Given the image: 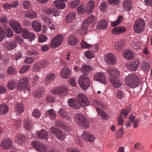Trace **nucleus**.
I'll return each mask as SVG.
<instances>
[{
    "label": "nucleus",
    "instance_id": "0e129e2a",
    "mask_svg": "<svg viewBox=\"0 0 152 152\" xmlns=\"http://www.w3.org/2000/svg\"><path fill=\"white\" fill-rule=\"evenodd\" d=\"M107 4L104 2H102L99 6V9L102 11H105L107 8Z\"/></svg>",
    "mask_w": 152,
    "mask_h": 152
},
{
    "label": "nucleus",
    "instance_id": "a211bd4d",
    "mask_svg": "<svg viewBox=\"0 0 152 152\" xmlns=\"http://www.w3.org/2000/svg\"><path fill=\"white\" fill-rule=\"evenodd\" d=\"M10 25L15 31L17 33H19V31L22 28L19 23L14 20H12L10 22Z\"/></svg>",
    "mask_w": 152,
    "mask_h": 152
},
{
    "label": "nucleus",
    "instance_id": "bf43d9fd",
    "mask_svg": "<svg viewBox=\"0 0 152 152\" xmlns=\"http://www.w3.org/2000/svg\"><path fill=\"white\" fill-rule=\"evenodd\" d=\"M122 19L123 17L122 16H120L116 21L111 23V26H115L117 25L122 20Z\"/></svg>",
    "mask_w": 152,
    "mask_h": 152
},
{
    "label": "nucleus",
    "instance_id": "9b49d317",
    "mask_svg": "<svg viewBox=\"0 0 152 152\" xmlns=\"http://www.w3.org/2000/svg\"><path fill=\"white\" fill-rule=\"evenodd\" d=\"M68 89L64 86H61L55 89L52 91V93L54 94L58 95L61 96H66L67 94Z\"/></svg>",
    "mask_w": 152,
    "mask_h": 152
},
{
    "label": "nucleus",
    "instance_id": "20e7f679",
    "mask_svg": "<svg viewBox=\"0 0 152 152\" xmlns=\"http://www.w3.org/2000/svg\"><path fill=\"white\" fill-rule=\"evenodd\" d=\"M50 132L52 135H53L57 139L64 140L66 136V134L60 129L54 127L50 128Z\"/></svg>",
    "mask_w": 152,
    "mask_h": 152
},
{
    "label": "nucleus",
    "instance_id": "1a4fd4ad",
    "mask_svg": "<svg viewBox=\"0 0 152 152\" xmlns=\"http://www.w3.org/2000/svg\"><path fill=\"white\" fill-rule=\"evenodd\" d=\"M49 63L47 61H39L34 64L33 67V70L35 72H38L41 69L47 66Z\"/></svg>",
    "mask_w": 152,
    "mask_h": 152
},
{
    "label": "nucleus",
    "instance_id": "ddd939ff",
    "mask_svg": "<svg viewBox=\"0 0 152 152\" xmlns=\"http://www.w3.org/2000/svg\"><path fill=\"white\" fill-rule=\"evenodd\" d=\"M93 79L94 80L99 81L103 84H106L107 83L106 77L102 72L96 73L94 75Z\"/></svg>",
    "mask_w": 152,
    "mask_h": 152
},
{
    "label": "nucleus",
    "instance_id": "cd10ccee",
    "mask_svg": "<svg viewBox=\"0 0 152 152\" xmlns=\"http://www.w3.org/2000/svg\"><path fill=\"white\" fill-rule=\"evenodd\" d=\"M55 124L56 126L65 130L68 131H69L71 130L70 128L67 126L64 123L60 121L57 120L55 122Z\"/></svg>",
    "mask_w": 152,
    "mask_h": 152
},
{
    "label": "nucleus",
    "instance_id": "6ab92c4d",
    "mask_svg": "<svg viewBox=\"0 0 152 152\" xmlns=\"http://www.w3.org/2000/svg\"><path fill=\"white\" fill-rule=\"evenodd\" d=\"M139 64V60H136L134 62L128 63L127 64L126 67L127 68L132 70L135 71L137 69Z\"/></svg>",
    "mask_w": 152,
    "mask_h": 152
},
{
    "label": "nucleus",
    "instance_id": "a878e982",
    "mask_svg": "<svg viewBox=\"0 0 152 152\" xmlns=\"http://www.w3.org/2000/svg\"><path fill=\"white\" fill-rule=\"evenodd\" d=\"M33 29L36 31L39 32L41 29V25L40 23L37 20L33 21L31 23Z\"/></svg>",
    "mask_w": 152,
    "mask_h": 152
},
{
    "label": "nucleus",
    "instance_id": "864d4df0",
    "mask_svg": "<svg viewBox=\"0 0 152 152\" xmlns=\"http://www.w3.org/2000/svg\"><path fill=\"white\" fill-rule=\"evenodd\" d=\"M84 56L87 58L91 59L94 57V54L90 50H88L85 52L84 53Z\"/></svg>",
    "mask_w": 152,
    "mask_h": 152
},
{
    "label": "nucleus",
    "instance_id": "aec40b11",
    "mask_svg": "<svg viewBox=\"0 0 152 152\" xmlns=\"http://www.w3.org/2000/svg\"><path fill=\"white\" fill-rule=\"evenodd\" d=\"M125 42L123 40H119L116 41L114 44V48L117 51L121 50L125 46Z\"/></svg>",
    "mask_w": 152,
    "mask_h": 152
},
{
    "label": "nucleus",
    "instance_id": "49530a36",
    "mask_svg": "<svg viewBox=\"0 0 152 152\" xmlns=\"http://www.w3.org/2000/svg\"><path fill=\"white\" fill-rule=\"evenodd\" d=\"M81 71L83 72L84 75L86 74L91 69V68L88 65H84L81 66Z\"/></svg>",
    "mask_w": 152,
    "mask_h": 152
},
{
    "label": "nucleus",
    "instance_id": "e2e57ef3",
    "mask_svg": "<svg viewBox=\"0 0 152 152\" xmlns=\"http://www.w3.org/2000/svg\"><path fill=\"white\" fill-rule=\"evenodd\" d=\"M5 36V33L3 28L0 26V42L4 39Z\"/></svg>",
    "mask_w": 152,
    "mask_h": 152
},
{
    "label": "nucleus",
    "instance_id": "5701e85b",
    "mask_svg": "<svg viewBox=\"0 0 152 152\" xmlns=\"http://www.w3.org/2000/svg\"><path fill=\"white\" fill-rule=\"evenodd\" d=\"M90 24L87 23V21L85 20L83 23L81 28L77 31V33L80 34H86L88 30L87 27Z\"/></svg>",
    "mask_w": 152,
    "mask_h": 152
},
{
    "label": "nucleus",
    "instance_id": "4be33fe9",
    "mask_svg": "<svg viewBox=\"0 0 152 152\" xmlns=\"http://www.w3.org/2000/svg\"><path fill=\"white\" fill-rule=\"evenodd\" d=\"M37 136L39 138L47 140L48 137V133L45 130L42 129L40 131L37 132Z\"/></svg>",
    "mask_w": 152,
    "mask_h": 152
},
{
    "label": "nucleus",
    "instance_id": "7c9ffc66",
    "mask_svg": "<svg viewBox=\"0 0 152 152\" xmlns=\"http://www.w3.org/2000/svg\"><path fill=\"white\" fill-rule=\"evenodd\" d=\"M76 17V14L74 12L68 13L66 17V22L70 23L73 21Z\"/></svg>",
    "mask_w": 152,
    "mask_h": 152
},
{
    "label": "nucleus",
    "instance_id": "338daca9",
    "mask_svg": "<svg viewBox=\"0 0 152 152\" xmlns=\"http://www.w3.org/2000/svg\"><path fill=\"white\" fill-rule=\"evenodd\" d=\"M116 96L118 99H121L123 97V93L120 90L117 91Z\"/></svg>",
    "mask_w": 152,
    "mask_h": 152
},
{
    "label": "nucleus",
    "instance_id": "bb28decb",
    "mask_svg": "<svg viewBox=\"0 0 152 152\" xmlns=\"http://www.w3.org/2000/svg\"><path fill=\"white\" fill-rule=\"evenodd\" d=\"M17 45L15 42L11 41L4 43V46L7 50H11L14 49L16 47Z\"/></svg>",
    "mask_w": 152,
    "mask_h": 152
},
{
    "label": "nucleus",
    "instance_id": "6e6552de",
    "mask_svg": "<svg viewBox=\"0 0 152 152\" xmlns=\"http://www.w3.org/2000/svg\"><path fill=\"white\" fill-rule=\"evenodd\" d=\"M77 99L80 107H84L90 104L88 98L85 95L83 94H80L77 95Z\"/></svg>",
    "mask_w": 152,
    "mask_h": 152
},
{
    "label": "nucleus",
    "instance_id": "4c0bfd02",
    "mask_svg": "<svg viewBox=\"0 0 152 152\" xmlns=\"http://www.w3.org/2000/svg\"><path fill=\"white\" fill-rule=\"evenodd\" d=\"M58 113L59 115L61 117L66 118L68 121L70 120V118L69 116L63 109H61L58 111Z\"/></svg>",
    "mask_w": 152,
    "mask_h": 152
},
{
    "label": "nucleus",
    "instance_id": "a19ab883",
    "mask_svg": "<svg viewBox=\"0 0 152 152\" xmlns=\"http://www.w3.org/2000/svg\"><path fill=\"white\" fill-rule=\"evenodd\" d=\"M108 23L107 21L104 20H101L97 25V27L99 29H103L106 28L107 26Z\"/></svg>",
    "mask_w": 152,
    "mask_h": 152
},
{
    "label": "nucleus",
    "instance_id": "393cba45",
    "mask_svg": "<svg viewBox=\"0 0 152 152\" xmlns=\"http://www.w3.org/2000/svg\"><path fill=\"white\" fill-rule=\"evenodd\" d=\"M122 4L124 8L127 11H129L132 9L131 0H124Z\"/></svg>",
    "mask_w": 152,
    "mask_h": 152
},
{
    "label": "nucleus",
    "instance_id": "58836bf2",
    "mask_svg": "<svg viewBox=\"0 0 152 152\" xmlns=\"http://www.w3.org/2000/svg\"><path fill=\"white\" fill-rule=\"evenodd\" d=\"M23 126L25 129L27 130L31 129L32 125L31 121L28 119L24 120L23 122Z\"/></svg>",
    "mask_w": 152,
    "mask_h": 152
},
{
    "label": "nucleus",
    "instance_id": "c03bdc74",
    "mask_svg": "<svg viewBox=\"0 0 152 152\" xmlns=\"http://www.w3.org/2000/svg\"><path fill=\"white\" fill-rule=\"evenodd\" d=\"M68 42L69 45L74 46L77 44L78 41L77 39L75 37H70L68 39Z\"/></svg>",
    "mask_w": 152,
    "mask_h": 152
},
{
    "label": "nucleus",
    "instance_id": "473e14b6",
    "mask_svg": "<svg viewBox=\"0 0 152 152\" xmlns=\"http://www.w3.org/2000/svg\"><path fill=\"white\" fill-rule=\"evenodd\" d=\"M96 110L98 113L101 116L102 119L106 120L108 118V115L102 109L97 107L96 108Z\"/></svg>",
    "mask_w": 152,
    "mask_h": 152
},
{
    "label": "nucleus",
    "instance_id": "2eb2a0df",
    "mask_svg": "<svg viewBox=\"0 0 152 152\" xmlns=\"http://www.w3.org/2000/svg\"><path fill=\"white\" fill-rule=\"evenodd\" d=\"M12 145L11 140L9 138H5L2 141L1 146L4 149H9L11 148Z\"/></svg>",
    "mask_w": 152,
    "mask_h": 152
},
{
    "label": "nucleus",
    "instance_id": "603ef678",
    "mask_svg": "<svg viewBox=\"0 0 152 152\" xmlns=\"http://www.w3.org/2000/svg\"><path fill=\"white\" fill-rule=\"evenodd\" d=\"M27 55L31 57H35L38 55L37 51L34 50H28L26 53Z\"/></svg>",
    "mask_w": 152,
    "mask_h": 152
},
{
    "label": "nucleus",
    "instance_id": "dca6fc26",
    "mask_svg": "<svg viewBox=\"0 0 152 152\" xmlns=\"http://www.w3.org/2000/svg\"><path fill=\"white\" fill-rule=\"evenodd\" d=\"M82 137L83 139L89 142H93L95 139L93 134L90 132L86 131L83 132Z\"/></svg>",
    "mask_w": 152,
    "mask_h": 152
},
{
    "label": "nucleus",
    "instance_id": "37998d69",
    "mask_svg": "<svg viewBox=\"0 0 152 152\" xmlns=\"http://www.w3.org/2000/svg\"><path fill=\"white\" fill-rule=\"evenodd\" d=\"M25 15L26 17L31 19L35 18L37 16L36 13L33 10H30L27 12Z\"/></svg>",
    "mask_w": 152,
    "mask_h": 152
},
{
    "label": "nucleus",
    "instance_id": "b1692460",
    "mask_svg": "<svg viewBox=\"0 0 152 152\" xmlns=\"http://www.w3.org/2000/svg\"><path fill=\"white\" fill-rule=\"evenodd\" d=\"M69 105L72 108L78 109L80 107L79 103L76 101L74 98L69 99L68 101Z\"/></svg>",
    "mask_w": 152,
    "mask_h": 152
},
{
    "label": "nucleus",
    "instance_id": "7ed1b4c3",
    "mask_svg": "<svg viewBox=\"0 0 152 152\" xmlns=\"http://www.w3.org/2000/svg\"><path fill=\"white\" fill-rule=\"evenodd\" d=\"M29 82L28 79L26 77H24L21 79L18 82L17 87L18 89L20 91L25 90L29 91L31 89L30 86L28 83Z\"/></svg>",
    "mask_w": 152,
    "mask_h": 152
},
{
    "label": "nucleus",
    "instance_id": "39448f33",
    "mask_svg": "<svg viewBox=\"0 0 152 152\" xmlns=\"http://www.w3.org/2000/svg\"><path fill=\"white\" fill-rule=\"evenodd\" d=\"M145 26L144 21L142 19L137 20L133 26L134 31L137 33H139L143 31Z\"/></svg>",
    "mask_w": 152,
    "mask_h": 152
},
{
    "label": "nucleus",
    "instance_id": "0eeeda50",
    "mask_svg": "<svg viewBox=\"0 0 152 152\" xmlns=\"http://www.w3.org/2000/svg\"><path fill=\"white\" fill-rule=\"evenodd\" d=\"M21 33L22 37L24 39H27L31 41L36 38V35L32 32H29L26 29L22 28L18 34Z\"/></svg>",
    "mask_w": 152,
    "mask_h": 152
},
{
    "label": "nucleus",
    "instance_id": "4d7b16f0",
    "mask_svg": "<svg viewBox=\"0 0 152 152\" xmlns=\"http://www.w3.org/2000/svg\"><path fill=\"white\" fill-rule=\"evenodd\" d=\"M41 18L48 25H50L51 24V20L46 16L42 15H41Z\"/></svg>",
    "mask_w": 152,
    "mask_h": 152
},
{
    "label": "nucleus",
    "instance_id": "c85d7f7f",
    "mask_svg": "<svg viewBox=\"0 0 152 152\" xmlns=\"http://www.w3.org/2000/svg\"><path fill=\"white\" fill-rule=\"evenodd\" d=\"M70 75V70L68 68H64L61 70V76L63 78H67L69 77Z\"/></svg>",
    "mask_w": 152,
    "mask_h": 152
},
{
    "label": "nucleus",
    "instance_id": "680f3d73",
    "mask_svg": "<svg viewBox=\"0 0 152 152\" xmlns=\"http://www.w3.org/2000/svg\"><path fill=\"white\" fill-rule=\"evenodd\" d=\"M81 47L83 48H89L91 46V45L88 44L85 42L84 40L82 41L81 43Z\"/></svg>",
    "mask_w": 152,
    "mask_h": 152
},
{
    "label": "nucleus",
    "instance_id": "3c124183",
    "mask_svg": "<svg viewBox=\"0 0 152 152\" xmlns=\"http://www.w3.org/2000/svg\"><path fill=\"white\" fill-rule=\"evenodd\" d=\"M44 91L42 89H39L35 91L34 93V96L37 98H39L43 94Z\"/></svg>",
    "mask_w": 152,
    "mask_h": 152
},
{
    "label": "nucleus",
    "instance_id": "c9c22d12",
    "mask_svg": "<svg viewBox=\"0 0 152 152\" xmlns=\"http://www.w3.org/2000/svg\"><path fill=\"white\" fill-rule=\"evenodd\" d=\"M55 78L54 74L51 73L47 75L45 79V81L46 83H48L52 82Z\"/></svg>",
    "mask_w": 152,
    "mask_h": 152
},
{
    "label": "nucleus",
    "instance_id": "8fccbe9b",
    "mask_svg": "<svg viewBox=\"0 0 152 152\" xmlns=\"http://www.w3.org/2000/svg\"><path fill=\"white\" fill-rule=\"evenodd\" d=\"M94 6V4L93 1H89L88 4L86 9L89 13H91L93 10Z\"/></svg>",
    "mask_w": 152,
    "mask_h": 152
},
{
    "label": "nucleus",
    "instance_id": "a18cd8bd",
    "mask_svg": "<svg viewBox=\"0 0 152 152\" xmlns=\"http://www.w3.org/2000/svg\"><path fill=\"white\" fill-rule=\"evenodd\" d=\"M4 29L5 31L7 37L9 38L12 37L13 35V33L11 29L8 26H5Z\"/></svg>",
    "mask_w": 152,
    "mask_h": 152
},
{
    "label": "nucleus",
    "instance_id": "f704fd0d",
    "mask_svg": "<svg viewBox=\"0 0 152 152\" xmlns=\"http://www.w3.org/2000/svg\"><path fill=\"white\" fill-rule=\"evenodd\" d=\"M110 79L111 83L115 87L118 88L121 86V82L118 78H110Z\"/></svg>",
    "mask_w": 152,
    "mask_h": 152
},
{
    "label": "nucleus",
    "instance_id": "6e6d98bb",
    "mask_svg": "<svg viewBox=\"0 0 152 152\" xmlns=\"http://www.w3.org/2000/svg\"><path fill=\"white\" fill-rule=\"evenodd\" d=\"M40 112L38 109H34L32 112L33 116L36 118H39L40 117Z\"/></svg>",
    "mask_w": 152,
    "mask_h": 152
},
{
    "label": "nucleus",
    "instance_id": "f8f14e48",
    "mask_svg": "<svg viewBox=\"0 0 152 152\" xmlns=\"http://www.w3.org/2000/svg\"><path fill=\"white\" fill-rule=\"evenodd\" d=\"M31 145L34 148L41 152H45L47 151L45 145L39 141L34 140L31 142Z\"/></svg>",
    "mask_w": 152,
    "mask_h": 152
},
{
    "label": "nucleus",
    "instance_id": "72a5a7b5",
    "mask_svg": "<svg viewBox=\"0 0 152 152\" xmlns=\"http://www.w3.org/2000/svg\"><path fill=\"white\" fill-rule=\"evenodd\" d=\"M24 106L22 103H17L15 106V110L18 114H20L24 111Z\"/></svg>",
    "mask_w": 152,
    "mask_h": 152
},
{
    "label": "nucleus",
    "instance_id": "c756f323",
    "mask_svg": "<svg viewBox=\"0 0 152 152\" xmlns=\"http://www.w3.org/2000/svg\"><path fill=\"white\" fill-rule=\"evenodd\" d=\"M25 136L21 134H18L15 137V141L19 145L22 144L25 141Z\"/></svg>",
    "mask_w": 152,
    "mask_h": 152
},
{
    "label": "nucleus",
    "instance_id": "e433bc0d",
    "mask_svg": "<svg viewBox=\"0 0 152 152\" xmlns=\"http://www.w3.org/2000/svg\"><path fill=\"white\" fill-rule=\"evenodd\" d=\"M17 80L16 79H13L10 80L7 84V87L10 90L14 89L16 87Z\"/></svg>",
    "mask_w": 152,
    "mask_h": 152
},
{
    "label": "nucleus",
    "instance_id": "412c9836",
    "mask_svg": "<svg viewBox=\"0 0 152 152\" xmlns=\"http://www.w3.org/2000/svg\"><path fill=\"white\" fill-rule=\"evenodd\" d=\"M126 30L124 26H117L113 29L112 33L114 34H119L124 33Z\"/></svg>",
    "mask_w": 152,
    "mask_h": 152
},
{
    "label": "nucleus",
    "instance_id": "774afa93",
    "mask_svg": "<svg viewBox=\"0 0 152 152\" xmlns=\"http://www.w3.org/2000/svg\"><path fill=\"white\" fill-rule=\"evenodd\" d=\"M0 21L1 24L3 25L4 28L5 26H7V23L8 21L5 17L1 18L0 19Z\"/></svg>",
    "mask_w": 152,
    "mask_h": 152
},
{
    "label": "nucleus",
    "instance_id": "423d86ee",
    "mask_svg": "<svg viewBox=\"0 0 152 152\" xmlns=\"http://www.w3.org/2000/svg\"><path fill=\"white\" fill-rule=\"evenodd\" d=\"M78 83L80 86L84 90H86L90 86V82L87 75H83L80 77Z\"/></svg>",
    "mask_w": 152,
    "mask_h": 152
},
{
    "label": "nucleus",
    "instance_id": "09e8293b",
    "mask_svg": "<svg viewBox=\"0 0 152 152\" xmlns=\"http://www.w3.org/2000/svg\"><path fill=\"white\" fill-rule=\"evenodd\" d=\"M54 5L59 9H63L65 6V4L64 3L57 1L54 2Z\"/></svg>",
    "mask_w": 152,
    "mask_h": 152
},
{
    "label": "nucleus",
    "instance_id": "052dcab7",
    "mask_svg": "<svg viewBox=\"0 0 152 152\" xmlns=\"http://www.w3.org/2000/svg\"><path fill=\"white\" fill-rule=\"evenodd\" d=\"M130 111V110L129 109H128L127 110L123 109L121 111V115L120 116H123L126 118L128 114L129 113Z\"/></svg>",
    "mask_w": 152,
    "mask_h": 152
},
{
    "label": "nucleus",
    "instance_id": "2f4dec72",
    "mask_svg": "<svg viewBox=\"0 0 152 152\" xmlns=\"http://www.w3.org/2000/svg\"><path fill=\"white\" fill-rule=\"evenodd\" d=\"M44 12L45 14L47 15H50L52 14L53 15L55 16H58V13L56 11V10L54 8H49L45 9Z\"/></svg>",
    "mask_w": 152,
    "mask_h": 152
},
{
    "label": "nucleus",
    "instance_id": "f03ea898",
    "mask_svg": "<svg viewBox=\"0 0 152 152\" xmlns=\"http://www.w3.org/2000/svg\"><path fill=\"white\" fill-rule=\"evenodd\" d=\"M75 121L81 126L87 128L89 126V122L83 115L78 113L76 114L74 117Z\"/></svg>",
    "mask_w": 152,
    "mask_h": 152
},
{
    "label": "nucleus",
    "instance_id": "69168bd1",
    "mask_svg": "<svg viewBox=\"0 0 152 152\" xmlns=\"http://www.w3.org/2000/svg\"><path fill=\"white\" fill-rule=\"evenodd\" d=\"M80 1L79 0H75L72 2L70 4V6L73 8H76L79 4Z\"/></svg>",
    "mask_w": 152,
    "mask_h": 152
},
{
    "label": "nucleus",
    "instance_id": "5fc2aeb1",
    "mask_svg": "<svg viewBox=\"0 0 152 152\" xmlns=\"http://www.w3.org/2000/svg\"><path fill=\"white\" fill-rule=\"evenodd\" d=\"M132 46L134 49H138L140 48V43L137 41H135L132 44Z\"/></svg>",
    "mask_w": 152,
    "mask_h": 152
},
{
    "label": "nucleus",
    "instance_id": "f3484780",
    "mask_svg": "<svg viewBox=\"0 0 152 152\" xmlns=\"http://www.w3.org/2000/svg\"><path fill=\"white\" fill-rule=\"evenodd\" d=\"M106 71L111 75L110 78L115 79L120 76V73L116 69L110 68L107 69Z\"/></svg>",
    "mask_w": 152,
    "mask_h": 152
},
{
    "label": "nucleus",
    "instance_id": "ea45409f",
    "mask_svg": "<svg viewBox=\"0 0 152 152\" xmlns=\"http://www.w3.org/2000/svg\"><path fill=\"white\" fill-rule=\"evenodd\" d=\"M8 107L4 104H0V114L4 115L8 111Z\"/></svg>",
    "mask_w": 152,
    "mask_h": 152
},
{
    "label": "nucleus",
    "instance_id": "9d476101",
    "mask_svg": "<svg viewBox=\"0 0 152 152\" xmlns=\"http://www.w3.org/2000/svg\"><path fill=\"white\" fill-rule=\"evenodd\" d=\"M63 41V37L61 35H58L54 37L52 41L50 47L54 48L59 46Z\"/></svg>",
    "mask_w": 152,
    "mask_h": 152
},
{
    "label": "nucleus",
    "instance_id": "de8ad7c7",
    "mask_svg": "<svg viewBox=\"0 0 152 152\" xmlns=\"http://www.w3.org/2000/svg\"><path fill=\"white\" fill-rule=\"evenodd\" d=\"M46 114L51 119H55L56 117L55 113L52 109H50L46 112Z\"/></svg>",
    "mask_w": 152,
    "mask_h": 152
},
{
    "label": "nucleus",
    "instance_id": "79ce46f5",
    "mask_svg": "<svg viewBox=\"0 0 152 152\" xmlns=\"http://www.w3.org/2000/svg\"><path fill=\"white\" fill-rule=\"evenodd\" d=\"M134 53L130 50H127L125 51L124 56V57L126 59L129 60H131L134 58Z\"/></svg>",
    "mask_w": 152,
    "mask_h": 152
},
{
    "label": "nucleus",
    "instance_id": "4468645a",
    "mask_svg": "<svg viewBox=\"0 0 152 152\" xmlns=\"http://www.w3.org/2000/svg\"><path fill=\"white\" fill-rule=\"evenodd\" d=\"M105 59L106 62L109 64L113 65L117 62V58L115 56L111 53L106 55Z\"/></svg>",
    "mask_w": 152,
    "mask_h": 152
},
{
    "label": "nucleus",
    "instance_id": "f257e3e1",
    "mask_svg": "<svg viewBox=\"0 0 152 152\" xmlns=\"http://www.w3.org/2000/svg\"><path fill=\"white\" fill-rule=\"evenodd\" d=\"M125 82L128 86L134 88L138 86L140 80L137 76L131 74L125 77Z\"/></svg>",
    "mask_w": 152,
    "mask_h": 152
},
{
    "label": "nucleus",
    "instance_id": "13d9d810",
    "mask_svg": "<svg viewBox=\"0 0 152 152\" xmlns=\"http://www.w3.org/2000/svg\"><path fill=\"white\" fill-rule=\"evenodd\" d=\"M150 66V64L149 62H144L142 64V68L143 70H146L149 69Z\"/></svg>",
    "mask_w": 152,
    "mask_h": 152
}]
</instances>
